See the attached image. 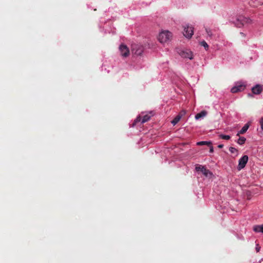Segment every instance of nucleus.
Segmentation results:
<instances>
[{
  "instance_id": "nucleus-22",
  "label": "nucleus",
  "mask_w": 263,
  "mask_h": 263,
  "mask_svg": "<svg viewBox=\"0 0 263 263\" xmlns=\"http://www.w3.org/2000/svg\"><path fill=\"white\" fill-rule=\"evenodd\" d=\"M259 124L260 125V127L263 131V117L261 118L259 120Z\"/></svg>"
},
{
  "instance_id": "nucleus-10",
  "label": "nucleus",
  "mask_w": 263,
  "mask_h": 263,
  "mask_svg": "<svg viewBox=\"0 0 263 263\" xmlns=\"http://www.w3.org/2000/svg\"><path fill=\"white\" fill-rule=\"evenodd\" d=\"M207 114L208 112L206 110H202L199 113L197 114L195 117V118L197 120L200 119H203L207 115Z\"/></svg>"
},
{
  "instance_id": "nucleus-5",
  "label": "nucleus",
  "mask_w": 263,
  "mask_h": 263,
  "mask_svg": "<svg viewBox=\"0 0 263 263\" xmlns=\"http://www.w3.org/2000/svg\"><path fill=\"white\" fill-rule=\"evenodd\" d=\"M248 161V156L247 155H244L242 157H241L238 161V165L237 166V169L238 170H241L243 168L247 162Z\"/></svg>"
},
{
  "instance_id": "nucleus-13",
  "label": "nucleus",
  "mask_w": 263,
  "mask_h": 263,
  "mask_svg": "<svg viewBox=\"0 0 263 263\" xmlns=\"http://www.w3.org/2000/svg\"><path fill=\"white\" fill-rule=\"evenodd\" d=\"M253 230L257 233H263V224L254 226L253 227Z\"/></svg>"
},
{
  "instance_id": "nucleus-17",
  "label": "nucleus",
  "mask_w": 263,
  "mask_h": 263,
  "mask_svg": "<svg viewBox=\"0 0 263 263\" xmlns=\"http://www.w3.org/2000/svg\"><path fill=\"white\" fill-rule=\"evenodd\" d=\"M219 137L221 139H224V140H229L230 139V136L229 135H226L223 134L219 135Z\"/></svg>"
},
{
  "instance_id": "nucleus-12",
  "label": "nucleus",
  "mask_w": 263,
  "mask_h": 263,
  "mask_svg": "<svg viewBox=\"0 0 263 263\" xmlns=\"http://www.w3.org/2000/svg\"><path fill=\"white\" fill-rule=\"evenodd\" d=\"M201 172L203 174L205 177H210L212 176L213 174L209 170L206 169L205 166L203 167H201Z\"/></svg>"
},
{
  "instance_id": "nucleus-27",
  "label": "nucleus",
  "mask_w": 263,
  "mask_h": 263,
  "mask_svg": "<svg viewBox=\"0 0 263 263\" xmlns=\"http://www.w3.org/2000/svg\"><path fill=\"white\" fill-rule=\"evenodd\" d=\"M223 147V144H219L218 145V147L219 148H221Z\"/></svg>"
},
{
  "instance_id": "nucleus-15",
  "label": "nucleus",
  "mask_w": 263,
  "mask_h": 263,
  "mask_svg": "<svg viewBox=\"0 0 263 263\" xmlns=\"http://www.w3.org/2000/svg\"><path fill=\"white\" fill-rule=\"evenodd\" d=\"M211 144H212V143H211V142L210 141H203L198 142L197 143V145H210Z\"/></svg>"
},
{
  "instance_id": "nucleus-25",
  "label": "nucleus",
  "mask_w": 263,
  "mask_h": 263,
  "mask_svg": "<svg viewBox=\"0 0 263 263\" xmlns=\"http://www.w3.org/2000/svg\"><path fill=\"white\" fill-rule=\"evenodd\" d=\"M260 249V247H259L258 245H257L256 247V250L257 252H258L259 251Z\"/></svg>"
},
{
  "instance_id": "nucleus-9",
  "label": "nucleus",
  "mask_w": 263,
  "mask_h": 263,
  "mask_svg": "<svg viewBox=\"0 0 263 263\" xmlns=\"http://www.w3.org/2000/svg\"><path fill=\"white\" fill-rule=\"evenodd\" d=\"M249 3L252 7H257L263 4V0H250Z\"/></svg>"
},
{
  "instance_id": "nucleus-2",
  "label": "nucleus",
  "mask_w": 263,
  "mask_h": 263,
  "mask_svg": "<svg viewBox=\"0 0 263 263\" xmlns=\"http://www.w3.org/2000/svg\"><path fill=\"white\" fill-rule=\"evenodd\" d=\"M119 50L121 56L122 57H127L129 54V50L127 46L124 44H121L119 46Z\"/></svg>"
},
{
  "instance_id": "nucleus-23",
  "label": "nucleus",
  "mask_w": 263,
  "mask_h": 263,
  "mask_svg": "<svg viewBox=\"0 0 263 263\" xmlns=\"http://www.w3.org/2000/svg\"><path fill=\"white\" fill-rule=\"evenodd\" d=\"M249 19H248V18H243L242 20H241H241L238 19V20H237V21H238V22H239V21H240L241 22H246V23H247V22H248L249 21Z\"/></svg>"
},
{
  "instance_id": "nucleus-8",
  "label": "nucleus",
  "mask_w": 263,
  "mask_h": 263,
  "mask_svg": "<svg viewBox=\"0 0 263 263\" xmlns=\"http://www.w3.org/2000/svg\"><path fill=\"white\" fill-rule=\"evenodd\" d=\"M262 90V86L259 84H257L252 88V91L254 94L258 95L260 94Z\"/></svg>"
},
{
  "instance_id": "nucleus-6",
  "label": "nucleus",
  "mask_w": 263,
  "mask_h": 263,
  "mask_svg": "<svg viewBox=\"0 0 263 263\" xmlns=\"http://www.w3.org/2000/svg\"><path fill=\"white\" fill-rule=\"evenodd\" d=\"M151 117V116L147 114L143 116L142 120H141V118L140 116L137 117V118L135 120V121L133 124V127L135 126L138 122H141V124H143V123L148 121L150 119Z\"/></svg>"
},
{
  "instance_id": "nucleus-1",
  "label": "nucleus",
  "mask_w": 263,
  "mask_h": 263,
  "mask_svg": "<svg viewBox=\"0 0 263 263\" xmlns=\"http://www.w3.org/2000/svg\"><path fill=\"white\" fill-rule=\"evenodd\" d=\"M172 36V33L169 31H162L158 35V40L161 43H165L170 41Z\"/></svg>"
},
{
  "instance_id": "nucleus-7",
  "label": "nucleus",
  "mask_w": 263,
  "mask_h": 263,
  "mask_svg": "<svg viewBox=\"0 0 263 263\" xmlns=\"http://www.w3.org/2000/svg\"><path fill=\"white\" fill-rule=\"evenodd\" d=\"M180 54L183 58L189 59L190 60L193 59L192 52L189 50L181 51Z\"/></svg>"
},
{
  "instance_id": "nucleus-11",
  "label": "nucleus",
  "mask_w": 263,
  "mask_h": 263,
  "mask_svg": "<svg viewBox=\"0 0 263 263\" xmlns=\"http://www.w3.org/2000/svg\"><path fill=\"white\" fill-rule=\"evenodd\" d=\"M250 126V124L249 123L246 124L238 132L237 134H236V136H238L240 134H243L245 133L247 130L248 129L249 127Z\"/></svg>"
},
{
  "instance_id": "nucleus-4",
  "label": "nucleus",
  "mask_w": 263,
  "mask_h": 263,
  "mask_svg": "<svg viewBox=\"0 0 263 263\" xmlns=\"http://www.w3.org/2000/svg\"><path fill=\"white\" fill-rule=\"evenodd\" d=\"M245 88V85L243 83L237 82L235 84V85L231 88V91L232 93H236L243 90Z\"/></svg>"
},
{
  "instance_id": "nucleus-18",
  "label": "nucleus",
  "mask_w": 263,
  "mask_h": 263,
  "mask_svg": "<svg viewBox=\"0 0 263 263\" xmlns=\"http://www.w3.org/2000/svg\"><path fill=\"white\" fill-rule=\"evenodd\" d=\"M200 45L202 46H203L204 47V48L205 49V50H208V48H209V45H208V44L206 43L205 41H203L202 42H200Z\"/></svg>"
},
{
  "instance_id": "nucleus-16",
  "label": "nucleus",
  "mask_w": 263,
  "mask_h": 263,
  "mask_svg": "<svg viewBox=\"0 0 263 263\" xmlns=\"http://www.w3.org/2000/svg\"><path fill=\"white\" fill-rule=\"evenodd\" d=\"M246 140V138L243 137H240L237 140V143L239 145H242L245 143Z\"/></svg>"
},
{
  "instance_id": "nucleus-3",
  "label": "nucleus",
  "mask_w": 263,
  "mask_h": 263,
  "mask_svg": "<svg viewBox=\"0 0 263 263\" xmlns=\"http://www.w3.org/2000/svg\"><path fill=\"white\" fill-rule=\"evenodd\" d=\"M194 33L193 28L192 26L186 25L184 27L183 35L187 38H191Z\"/></svg>"
},
{
  "instance_id": "nucleus-24",
  "label": "nucleus",
  "mask_w": 263,
  "mask_h": 263,
  "mask_svg": "<svg viewBox=\"0 0 263 263\" xmlns=\"http://www.w3.org/2000/svg\"><path fill=\"white\" fill-rule=\"evenodd\" d=\"M209 146H210V152L213 153L214 152L213 147L211 145H210Z\"/></svg>"
},
{
  "instance_id": "nucleus-21",
  "label": "nucleus",
  "mask_w": 263,
  "mask_h": 263,
  "mask_svg": "<svg viewBox=\"0 0 263 263\" xmlns=\"http://www.w3.org/2000/svg\"><path fill=\"white\" fill-rule=\"evenodd\" d=\"M205 30H206L207 34H208V35L210 37L212 36V34L211 30L210 29H208V28H206Z\"/></svg>"
},
{
  "instance_id": "nucleus-26",
  "label": "nucleus",
  "mask_w": 263,
  "mask_h": 263,
  "mask_svg": "<svg viewBox=\"0 0 263 263\" xmlns=\"http://www.w3.org/2000/svg\"><path fill=\"white\" fill-rule=\"evenodd\" d=\"M243 25V23H241V22L240 23V24H237V26H238V27H241L242 25Z\"/></svg>"
},
{
  "instance_id": "nucleus-19",
  "label": "nucleus",
  "mask_w": 263,
  "mask_h": 263,
  "mask_svg": "<svg viewBox=\"0 0 263 263\" xmlns=\"http://www.w3.org/2000/svg\"><path fill=\"white\" fill-rule=\"evenodd\" d=\"M229 151L231 153H237V150L235 147H230L229 148Z\"/></svg>"
},
{
  "instance_id": "nucleus-14",
  "label": "nucleus",
  "mask_w": 263,
  "mask_h": 263,
  "mask_svg": "<svg viewBox=\"0 0 263 263\" xmlns=\"http://www.w3.org/2000/svg\"><path fill=\"white\" fill-rule=\"evenodd\" d=\"M182 115H177L172 121L171 123L173 125H176L181 119Z\"/></svg>"
},
{
  "instance_id": "nucleus-20",
  "label": "nucleus",
  "mask_w": 263,
  "mask_h": 263,
  "mask_svg": "<svg viewBox=\"0 0 263 263\" xmlns=\"http://www.w3.org/2000/svg\"><path fill=\"white\" fill-rule=\"evenodd\" d=\"M204 166H202L201 165H199V164H197L196 165V167H195V170L197 172H199V171H201V167H203Z\"/></svg>"
}]
</instances>
